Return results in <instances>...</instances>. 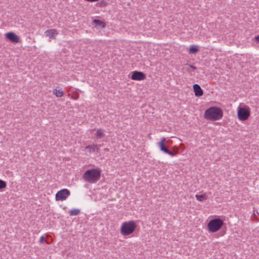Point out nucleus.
Returning a JSON list of instances; mask_svg holds the SVG:
<instances>
[{
    "mask_svg": "<svg viewBox=\"0 0 259 259\" xmlns=\"http://www.w3.org/2000/svg\"><path fill=\"white\" fill-rule=\"evenodd\" d=\"M7 39L13 43H18L20 41L19 37L13 32H9L5 34Z\"/></svg>",
    "mask_w": 259,
    "mask_h": 259,
    "instance_id": "7",
    "label": "nucleus"
},
{
    "mask_svg": "<svg viewBox=\"0 0 259 259\" xmlns=\"http://www.w3.org/2000/svg\"><path fill=\"white\" fill-rule=\"evenodd\" d=\"M131 78L134 80H143L146 78V75L143 72L135 71L132 73Z\"/></svg>",
    "mask_w": 259,
    "mask_h": 259,
    "instance_id": "6",
    "label": "nucleus"
},
{
    "mask_svg": "<svg viewBox=\"0 0 259 259\" xmlns=\"http://www.w3.org/2000/svg\"><path fill=\"white\" fill-rule=\"evenodd\" d=\"M45 34L46 36H49L50 38H52L53 37L54 35L58 34V32L56 29H48L46 31Z\"/></svg>",
    "mask_w": 259,
    "mask_h": 259,
    "instance_id": "10",
    "label": "nucleus"
},
{
    "mask_svg": "<svg viewBox=\"0 0 259 259\" xmlns=\"http://www.w3.org/2000/svg\"><path fill=\"white\" fill-rule=\"evenodd\" d=\"M250 111L249 108L244 105V121L247 120L250 116Z\"/></svg>",
    "mask_w": 259,
    "mask_h": 259,
    "instance_id": "11",
    "label": "nucleus"
},
{
    "mask_svg": "<svg viewBox=\"0 0 259 259\" xmlns=\"http://www.w3.org/2000/svg\"><path fill=\"white\" fill-rule=\"evenodd\" d=\"M7 187V183L4 180L0 179V190L6 188Z\"/></svg>",
    "mask_w": 259,
    "mask_h": 259,
    "instance_id": "20",
    "label": "nucleus"
},
{
    "mask_svg": "<svg viewBox=\"0 0 259 259\" xmlns=\"http://www.w3.org/2000/svg\"><path fill=\"white\" fill-rule=\"evenodd\" d=\"M95 136L97 139H101L105 136V134L104 133V131L102 129L100 128L97 130Z\"/></svg>",
    "mask_w": 259,
    "mask_h": 259,
    "instance_id": "13",
    "label": "nucleus"
},
{
    "mask_svg": "<svg viewBox=\"0 0 259 259\" xmlns=\"http://www.w3.org/2000/svg\"><path fill=\"white\" fill-rule=\"evenodd\" d=\"M80 212V210L78 209L74 208L71 210H70L69 212L70 215L73 216V215H76L78 214Z\"/></svg>",
    "mask_w": 259,
    "mask_h": 259,
    "instance_id": "19",
    "label": "nucleus"
},
{
    "mask_svg": "<svg viewBox=\"0 0 259 259\" xmlns=\"http://www.w3.org/2000/svg\"><path fill=\"white\" fill-rule=\"evenodd\" d=\"M137 227V224L134 221H130L122 223L120 228V233L123 236L132 234Z\"/></svg>",
    "mask_w": 259,
    "mask_h": 259,
    "instance_id": "3",
    "label": "nucleus"
},
{
    "mask_svg": "<svg viewBox=\"0 0 259 259\" xmlns=\"http://www.w3.org/2000/svg\"><path fill=\"white\" fill-rule=\"evenodd\" d=\"M238 118L243 121V105L240 103L238 108Z\"/></svg>",
    "mask_w": 259,
    "mask_h": 259,
    "instance_id": "12",
    "label": "nucleus"
},
{
    "mask_svg": "<svg viewBox=\"0 0 259 259\" xmlns=\"http://www.w3.org/2000/svg\"><path fill=\"white\" fill-rule=\"evenodd\" d=\"M45 242H46L47 243H49L45 239L44 237L43 236H41L39 239V242L40 243H44Z\"/></svg>",
    "mask_w": 259,
    "mask_h": 259,
    "instance_id": "22",
    "label": "nucleus"
},
{
    "mask_svg": "<svg viewBox=\"0 0 259 259\" xmlns=\"http://www.w3.org/2000/svg\"><path fill=\"white\" fill-rule=\"evenodd\" d=\"M86 149H89L90 152H98L99 151V148L97 145H89L86 147Z\"/></svg>",
    "mask_w": 259,
    "mask_h": 259,
    "instance_id": "14",
    "label": "nucleus"
},
{
    "mask_svg": "<svg viewBox=\"0 0 259 259\" xmlns=\"http://www.w3.org/2000/svg\"><path fill=\"white\" fill-rule=\"evenodd\" d=\"M224 223L219 218L211 220L207 224V228L210 232L214 233L219 231L223 226Z\"/></svg>",
    "mask_w": 259,
    "mask_h": 259,
    "instance_id": "4",
    "label": "nucleus"
},
{
    "mask_svg": "<svg viewBox=\"0 0 259 259\" xmlns=\"http://www.w3.org/2000/svg\"><path fill=\"white\" fill-rule=\"evenodd\" d=\"M53 93L57 97H61L63 96V95H64V93H63V91L62 90H60V89H59V90H57V89L54 90V92H53Z\"/></svg>",
    "mask_w": 259,
    "mask_h": 259,
    "instance_id": "17",
    "label": "nucleus"
},
{
    "mask_svg": "<svg viewBox=\"0 0 259 259\" xmlns=\"http://www.w3.org/2000/svg\"><path fill=\"white\" fill-rule=\"evenodd\" d=\"M189 65L193 70L197 69V67L196 66L192 65Z\"/></svg>",
    "mask_w": 259,
    "mask_h": 259,
    "instance_id": "24",
    "label": "nucleus"
},
{
    "mask_svg": "<svg viewBox=\"0 0 259 259\" xmlns=\"http://www.w3.org/2000/svg\"><path fill=\"white\" fill-rule=\"evenodd\" d=\"M223 112L222 110L217 106L210 107L207 109L204 114V117L209 120H218L222 118Z\"/></svg>",
    "mask_w": 259,
    "mask_h": 259,
    "instance_id": "1",
    "label": "nucleus"
},
{
    "mask_svg": "<svg viewBox=\"0 0 259 259\" xmlns=\"http://www.w3.org/2000/svg\"><path fill=\"white\" fill-rule=\"evenodd\" d=\"M171 142L170 140L166 141L164 138H162L160 141L158 143V146L160 150L165 153L168 152V149L167 148L166 144Z\"/></svg>",
    "mask_w": 259,
    "mask_h": 259,
    "instance_id": "8",
    "label": "nucleus"
},
{
    "mask_svg": "<svg viewBox=\"0 0 259 259\" xmlns=\"http://www.w3.org/2000/svg\"><path fill=\"white\" fill-rule=\"evenodd\" d=\"M177 148H178L177 146H175V147H174V149L175 150V151H177Z\"/></svg>",
    "mask_w": 259,
    "mask_h": 259,
    "instance_id": "25",
    "label": "nucleus"
},
{
    "mask_svg": "<svg viewBox=\"0 0 259 259\" xmlns=\"http://www.w3.org/2000/svg\"><path fill=\"white\" fill-rule=\"evenodd\" d=\"M193 88L195 96L200 97L203 95V91L199 84H194L193 85Z\"/></svg>",
    "mask_w": 259,
    "mask_h": 259,
    "instance_id": "9",
    "label": "nucleus"
},
{
    "mask_svg": "<svg viewBox=\"0 0 259 259\" xmlns=\"http://www.w3.org/2000/svg\"><path fill=\"white\" fill-rule=\"evenodd\" d=\"M196 198L197 200L200 201H203L207 199V196L205 194H202V195H195Z\"/></svg>",
    "mask_w": 259,
    "mask_h": 259,
    "instance_id": "18",
    "label": "nucleus"
},
{
    "mask_svg": "<svg viewBox=\"0 0 259 259\" xmlns=\"http://www.w3.org/2000/svg\"><path fill=\"white\" fill-rule=\"evenodd\" d=\"M198 51V47L196 46H191L189 48V53L190 54H195Z\"/></svg>",
    "mask_w": 259,
    "mask_h": 259,
    "instance_id": "15",
    "label": "nucleus"
},
{
    "mask_svg": "<svg viewBox=\"0 0 259 259\" xmlns=\"http://www.w3.org/2000/svg\"><path fill=\"white\" fill-rule=\"evenodd\" d=\"M178 153V148H177L176 151L171 152L168 150V152H166V154H167L171 156H176Z\"/></svg>",
    "mask_w": 259,
    "mask_h": 259,
    "instance_id": "21",
    "label": "nucleus"
},
{
    "mask_svg": "<svg viewBox=\"0 0 259 259\" xmlns=\"http://www.w3.org/2000/svg\"><path fill=\"white\" fill-rule=\"evenodd\" d=\"M82 177L85 181L89 183H95L101 177V170L99 168H92L86 170Z\"/></svg>",
    "mask_w": 259,
    "mask_h": 259,
    "instance_id": "2",
    "label": "nucleus"
},
{
    "mask_svg": "<svg viewBox=\"0 0 259 259\" xmlns=\"http://www.w3.org/2000/svg\"><path fill=\"white\" fill-rule=\"evenodd\" d=\"M70 192L67 189H63L59 191L56 194L55 198L57 201H63L70 195Z\"/></svg>",
    "mask_w": 259,
    "mask_h": 259,
    "instance_id": "5",
    "label": "nucleus"
},
{
    "mask_svg": "<svg viewBox=\"0 0 259 259\" xmlns=\"http://www.w3.org/2000/svg\"><path fill=\"white\" fill-rule=\"evenodd\" d=\"M93 22L97 26H101L102 28L105 27V24L104 22L98 20V19H94L93 20Z\"/></svg>",
    "mask_w": 259,
    "mask_h": 259,
    "instance_id": "16",
    "label": "nucleus"
},
{
    "mask_svg": "<svg viewBox=\"0 0 259 259\" xmlns=\"http://www.w3.org/2000/svg\"><path fill=\"white\" fill-rule=\"evenodd\" d=\"M254 39L256 42L259 43V35L255 36Z\"/></svg>",
    "mask_w": 259,
    "mask_h": 259,
    "instance_id": "23",
    "label": "nucleus"
}]
</instances>
